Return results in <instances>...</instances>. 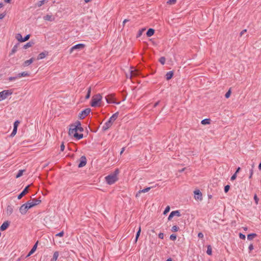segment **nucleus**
<instances>
[{"label": "nucleus", "mask_w": 261, "mask_h": 261, "mask_svg": "<svg viewBox=\"0 0 261 261\" xmlns=\"http://www.w3.org/2000/svg\"><path fill=\"white\" fill-rule=\"evenodd\" d=\"M77 131L82 132L84 131V128L81 126V122L76 121L75 124H71L69 129L68 134L70 136H73L76 139L79 140L83 138V134H79Z\"/></svg>", "instance_id": "nucleus-1"}, {"label": "nucleus", "mask_w": 261, "mask_h": 261, "mask_svg": "<svg viewBox=\"0 0 261 261\" xmlns=\"http://www.w3.org/2000/svg\"><path fill=\"white\" fill-rule=\"evenodd\" d=\"M41 202V200L38 199H33L32 201L29 200L19 207V212L22 215H25L28 210L39 204Z\"/></svg>", "instance_id": "nucleus-2"}, {"label": "nucleus", "mask_w": 261, "mask_h": 261, "mask_svg": "<svg viewBox=\"0 0 261 261\" xmlns=\"http://www.w3.org/2000/svg\"><path fill=\"white\" fill-rule=\"evenodd\" d=\"M119 173V170L117 168L114 172L106 176L105 180L107 183L109 185H111L116 182L118 180V174Z\"/></svg>", "instance_id": "nucleus-3"}, {"label": "nucleus", "mask_w": 261, "mask_h": 261, "mask_svg": "<svg viewBox=\"0 0 261 261\" xmlns=\"http://www.w3.org/2000/svg\"><path fill=\"white\" fill-rule=\"evenodd\" d=\"M118 112L113 114L112 116L109 118V119L104 124L102 128V130L106 131L112 125L113 123L118 118Z\"/></svg>", "instance_id": "nucleus-4"}, {"label": "nucleus", "mask_w": 261, "mask_h": 261, "mask_svg": "<svg viewBox=\"0 0 261 261\" xmlns=\"http://www.w3.org/2000/svg\"><path fill=\"white\" fill-rule=\"evenodd\" d=\"M102 96L100 94H97L94 95L91 99L90 105L92 107H96L98 104L101 101Z\"/></svg>", "instance_id": "nucleus-5"}, {"label": "nucleus", "mask_w": 261, "mask_h": 261, "mask_svg": "<svg viewBox=\"0 0 261 261\" xmlns=\"http://www.w3.org/2000/svg\"><path fill=\"white\" fill-rule=\"evenodd\" d=\"M11 90H5L0 92V101L6 99L8 96L11 95Z\"/></svg>", "instance_id": "nucleus-6"}, {"label": "nucleus", "mask_w": 261, "mask_h": 261, "mask_svg": "<svg viewBox=\"0 0 261 261\" xmlns=\"http://www.w3.org/2000/svg\"><path fill=\"white\" fill-rule=\"evenodd\" d=\"M91 112L90 108H87L83 110L79 115V118L80 119H84L87 116H88Z\"/></svg>", "instance_id": "nucleus-7"}, {"label": "nucleus", "mask_w": 261, "mask_h": 261, "mask_svg": "<svg viewBox=\"0 0 261 261\" xmlns=\"http://www.w3.org/2000/svg\"><path fill=\"white\" fill-rule=\"evenodd\" d=\"M33 185L32 184L28 185L23 191L17 196L18 199H21L24 195H25L29 191V188Z\"/></svg>", "instance_id": "nucleus-8"}, {"label": "nucleus", "mask_w": 261, "mask_h": 261, "mask_svg": "<svg viewBox=\"0 0 261 261\" xmlns=\"http://www.w3.org/2000/svg\"><path fill=\"white\" fill-rule=\"evenodd\" d=\"M85 45L83 43L77 44L73 46L70 49V53H71L74 50H82L84 48Z\"/></svg>", "instance_id": "nucleus-9"}, {"label": "nucleus", "mask_w": 261, "mask_h": 261, "mask_svg": "<svg viewBox=\"0 0 261 261\" xmlns=\"http://www.w3.org/2000/svg\"><path fill=\"white\" fill-rule=\"evenodd\" d=\"M80 163L78 164L79 168H82L84 167L87 164V159L85 155L82 156L80 160Z\"/></svg>", "instance_id": "nucleus-10"}, {"label": "nucleus", "mask_w": 261, "mask_h": 261, "mask_svg": "<svg viewBox=\"0 0 261 261\" xmlns=\"http://www.w3.org/2000/svg\"><path fill=\"white\" fill-rule=\"evenodd\" d=\"M194 198L196 200H202V194L199 190H196L194 191Z\"/></svg>", "instance_id": "nucleus-11"}, {"label": "nucleus", "mask_w": 261, "mask_h": 261, "mask_svg": "<svg viewBox=\"0 0 261 261\" xmlns=\"http://www.w3.org/2000/svg\"><path fill=\"white\" fill-rule=\"evenodd\" d=\"M174 216H177V217H180L181 216V214L179 212V211L178 210H176V211H172L170 215H169L168 216V220L169 221L171 220L172 219V218L174 217Z\"/></svg>", "instance_id": "nucleus-12"}, {"label": "nucleus", "mask_w": 261, "mask_h": 261, "mask_svg": "<svg viewBox=\"0 0 261 261\" xmlns=\"http://www.w3.org/2000/svg\"><path fill=\"white\" fill-rule=\"evenodd\" d=\"M10 222L8 221H6L5 222H4L2 225L0 227V230L1 231H4L5 230H6L9 226L10 225Z\"/></svg>", "instance_id": "nucleus-13"}, {"label": "nucleus", "mask_w": 261, "mask_h": 261, "mask_svg": "<svg viewBox=\"0 0 261 261\" xmlns=\"http://www.w3.org/2000/svg\"><path fill=\"white\" fill-rule=\"evenodd\" d=\"M38 244V241H37L35 243V244L34 245L33 247H32L31 250L30 251V252H29V254L27 255V257L29 256L30 255L32 254L36 251L37 247Z\"/></svg>", "instance_id": "nucleus-14"}, {"label": "nucleus", "mask_w": 261, "mask_h": 261, "mask_svg": "<svg viewBox=\"0 0 261 261\" xmlns=\"http://www.w3.org/2000/svg\"><path fill=\"white\" fill-rule=\"evenodd\" d=\"M173 75H174L173 71H170L168 72L165 75L166 80L169 81L170 79H171L173 77Z\"/></svg>", "instance_id": "nucleus-15"}, {"label": "nucleus", "mask_w": 261, "mask_h": 261, "mask_svg": "<svg viewBox=\"0 0 261 261\" xmlns=\"http://www.w3.org/2000/svg\"><path fill=\"white\" fill-rule=\"evenodd\" d=\"M13 212V208L12 206L11 205H8L6 208V213H7V215L10 216V215H11L12 214Z\"/></svg>", "instance_id": "nucleus-16"}, {"label": "nucleus", "mask_w": 261, "mask_h": 261, "mask_svg": "<svg viewBox=\"0 0 261 261\" xmlns=\"http://www.w3.org/2000/svg\"><path fill=\"white\" fill-rule=\"evenodd\" d=\"M151 188V187H147L146 188L143 189V190L139 191L136 194V197H139L141 193H145L149 191Z\"/></svg>", "instance_id": "nucleus-17"}, {"label": "nucleus", "mask_w": 261, "mask_h": 261, "mask_svg": "<svg viewBox=\"0 0 261 261\" xmlns=\"http://www.w3.org/2000/svg\"><path fill=\"white\" fill-rule=\"evenodd\" d=\"M34 61V58H31L29 60H28L25 61H24L22 64L23 66L24 67H26V66H29V65H30L31 64H32L33 63V62Z\"/></svg>", "instance_id": "nucleus-18"}, {"label": "nucleus", "mask_w": 261, "mask_h": 261, "mask_svg": "<svg viewBox=\"0 0 261 261\" xmlns=\"http://www.w3.org/2000/svg\"><path fill=\"white\" fill-rule=\"evenodd\" d=\"M154 32L155 30L153 29L149 28L146 32V36L147 37H151L154 34Z\"/></svg>", "instance_id": "nucleus-19"}, {"label": "nucleus", "mask_w": 261, "mask_h": 261, "mask_svg": "<svg viewBox=\"0 0 261 261\" xmlns=\"http://www.w3.org/2000/svg\"><path fill=\"white\" fill-rule=\"evenodd\" d=\"M47 55V52H42L40 54H39L37 57V59L38 60H41V59H44L46 56Z\"/></svg>", "instance_id": "nucleus-20"}, {"label": "nucleus", "mask_w": 261, "mask_h": 261, "mask_svg": "<svg viewBox=\"0 0 261 261\" xmlns=\"http://www.w3.org/2000/svg\"><path fill=\"white\" fill-rule=\"evenodd\" d=\"M19 43H17L16 45H15L13 47V48H12V50H11V53H10V54H9V56H11V55H12L13 54H14V53H15L17 51V48H18V46H19Z\"/></svg>", "instance_id": "nucleus-21"}, {"label": "nucleus", "mask_w": 261, "mask_h": 261, "mask_svg": "<svg viewBox=\"0 0 261 261\" xmlns=\"http://www.w3.org/2000/svg\"><path fill=\"white\" fill-rule=\"evenodd\" d=\"M30 74L28 72L24 71L21 73H18L17 74V77H18V78H20L21 77L28 76Z\"/></svg>", "instance_id": "nucleus-22"}, {"label": "nucleus", "mask_w": 261, "mask_h": 261, "mask_svg": "<svg viewBox=\"0 0 261 261\" xmlns=\"http://www.w3.org/2000/svg\"><path fill=\"white\" fill-rule=\"evenodd\" d=\"M105 98L107 103H111L113 102V96L112 95L107 96Z\"/></svg>", "instance_id": "nucleus-23"}, {"label": "nucleus", "mask_w": 261, "mask_h": 261, "mask_svg": "<svg viewBox=\"0 0 261 261\" xmlns=\"http://www.w3.org/2000/svg\"><path fill=\"white\" fill-rule=\"evenodd\" d=\"M211 120L209 118H206L202 120L201 123L203 125L210 124L211 123Z\"/></svg>", "instance_id": "nucleus-24"}, {"label": "nucleus", "mask_w": 261, "mask_h": 261, "mask_svg": "<svg viewBox=\"0 0 261 261\" xmlns=\"http://www.w3.org/2000/svg\"><path fill=\"white\" fill-rule=\"evenodd\" d=\"M141 231V226H139V229L136 234V237H135V243H137V242L138 241V238L140 235Z\"/></svg>", "instance_id": "nucleus-25"}, {"label": "nucleus", "mask_w": 261, "mask_h": 261, "mask_svg": "<svg viewBox=\"0 0 261 261\" xmlns=\"http://www.w3.org/2000/svg\"><path fill=\"white\" fill-rule=\"evenodd\" d=\"M58 256H59V252L58 251H55L54 253L53 257L51 259V261H57Z\"/></svg>", "instance_id": "nucleus-26"}, {"label": "nucleus", "mask_w": 261, "mask_h": 261, "mask_svg": "<svg viewBox=\"0 0 261 261\" xmlns=\"http://www.w3.org/2000/svg\"><path fill=\"white\" fill-rule=\"evenodd\" d=\"M256 236L257 234L255 233H251L247 235V239L249 240H251Z\"/></svg>", "instance_id": "nucleus-27"}, {"label": "nucleus", "mask_w": 261, "mask_h": 261, "mask_svg": "<svg viewBox=\"0 0 261 261\" xmlns=\"http://www.w3.org/2000/svg\"><path fill=\"white\" fill-rule=\"evenodd\" d=\"M206 253L209 255H211L212 254V248L210 245H208L207 246Z\"/></svg>", "instance_id": "nucleus-28"}, {"label": "nucleus", "mask_w": 261, "mask_h": 261, "mask_svg": "<svg viewBox=\"0 0 261 261\" xmlns=\"http://www.w3.org/2000/svg\"><path fill=\"white\" fill-rule=\"evenodd\" d=\"M91 87H89L87 90V94L85 96V99H88L90 97L91 95Z\"/></svg>", "instance_id": "nucleus-29"}, {"label": "nucleus", "mask_w": 261, "mask_h": 261, "mask_svg": "<svg viewBox=\"0 0 261 261\" xmlns=\"http://www.w3.org/2000/svg\"><path fill=\"white\" fill-rule=\"evenodd\" d=\"M25 171V170H19L18 172V173H17V174L15 176V177L16 178H18L20 177H21L22 174H23V173Z\"/></svg>", "instance_id": "nucleus-30"}, {"label": "nucleus", "mask_w": 261, "mask_h": 261, "mask_svg": "<svg viewBox=\"0 0 261 261\" xmlns=\"http://www.w3.org/2000/svg\"><path fill=\"white\" fill-rule=\"evenodd\" d=\"M34 44L33 42H29L23 46V48L27 49L30 47H31Z\"/></svg>", "instance_id": "nucleus-31"}, {"label": "nucleus", "mask_w": 261, "mask_h": 261, "mask_svg": "<svg viewBox=\"0 0 261 261\" xmlns=\"http://www.w3.org/2000/svg\"><path fill=\"white\" fill-rule=\"evenodd\" d=\"M15 38L17 40H18L20 42H22V38L23 37H22V35L18 33V34H17L16 36H15Z\"/></svg>", "instance_id": "nucleus-32"}, {"label": "nucleus", "mask_w": 261, "mask_h": 261, "mask_svg": "<svg viewBox=\"0 0 261 261\" xmlns=\"http://www.w3.org/2000/svg\"><path fill=\"white\" fill-rule=\"evenodd\" d=\"M145 30H146V29H145V28H142V29L139 30V31H138V34H137V37H140L142 35V34L143 32Z\"/></svg>", "instance_id": "nucleus-33"}, {"label": "nucleus", "mask_w": 261, "mask_h": 261, "mask_svg": "<svg viewBox=\"0 0 261 261\" xmlns=\"http://www.w3.org/2000/svg\"><path fill=\"white\" fill-rule=\"evenodd\" d=\"M159 61L162 65H164L166 61V58L164 57H162L159 59Z\"/></svg>", "instance_id": "nucleus-34"}, {"label": "nucleus", "mask_w": 261, "mask_h": 261, "mask_svg": "<svg viewBox=\"0 0 261 261\" xmlns=\"http://www.w3.org/2000/svg\"><path fill=\"white\" fill-rule=\"evenodd\" d=\"M48 1V0L40 1L38 3L37 5L38 7H41L42 5L44 4L45 3H47Z\"/></svg>", "instance_id": "nucleus-35"}, {"label": "nucleus", "mask_w": 261, "mask_h": 261, "mask_svg": "<svg viewBox=\"0 0 261 261\" xmlns=\"http://www.w3.org/2000/svg\"><path fill=\"white\" fill-rule=\"evenodd\" d=\"M179 229V227H178L176 225H174L172 226V228H171V231L172 232H176Z\"/></svg>", "instance_id": "nucleus-36"}, {"label": "nucleus", "mask_w": 261, "mask_h": 261, "mask_svg": "<svg viewBox=\"0 0 261 261\" xmlns=\"http://www.w3.org/2000/svg\"><path fill=\"white\" fill-rule=\"evenodd\" d=\"M231 93V89L230 88L228 90V91L225 94V98H228L230 97Z\"/></svg>", "instance_id": "nucleus-37"}, {"label": "nucleus", "mask_w": 261, "mask_h": 261, "mask_svg": "<svg viewBox=\"0 0 261 261\" xmlns=\"http://www.w3.org/2000/svg\"><path fill=\"white\" fill-rule=\"evenodd\" d=\"M17 128L13 127V131H12V132L11 133V134L10 135V137H14L16 135V134L17 133Z\"/></svg>", "instance_id": "nucleus-38"}, {"label": "nucleus", "mask_w": 261, "mask_h": 261, "mask_svg": "<svg viewBox=\"0 0 261 261\" xmlns=\"http://www.w3.org/2000/svg\"><path fill=\"white\" fill-rule=\"evenodd\" d=\"M177 236L175 234H172L170 236V239L172 241H175L176 239Z\"/></svg>", "instance_id": "nucleus-39"}, {"label": "nucleus", "mask_w": 261, "mask_h": 261, "mask_svg": "<svg viewBox=\"0 0 261 261\" xmlns=\"http://www.w3.org/2000/svg\"><path fill=\"white\" fill-rule=\"evenodd\" d=\"M30 34L27 35L24 38H22V42L28 40L30 39Z\"/></svg>", "instance_id": "nucleus-40"}, {"label": "nucleus", "mask_w": 261, "mask_h": 261, "mask_svg": "<svg viewBox=\"0 0 261 261\" xmlns=\"http://www.w3.org/2000/svg\"><path fill=\"white\" fill-rule=\"evenodd\" d=\"M177 0H168L167 3L169 5H174L176 3Z\"/></svg>", "instance_id": "nucleus-41"}, {"label": "nucleus", "mask_w": 261, "mask_h": 261, "mask_svg": "<svg viewBox=\"0 0 261 261\" xmlns=\"http://www.w3.org/2000/svg\"><path fill=\"white\" fill-rule=\"evenodd\" d=\"M44 19L46 20H48V21H51V15H46V16H45L44 17Z\"/></svg>", "instance_id": "nucleus-42"}, {"label": "nucleus", "mask_w": 261, "mask_h": 261, "mask_svg": "<svg viewBox=\"0 0 261 261\" xmlns=\"http://www.w3.org/2000/svg\"><path fill=\"white\" fill-rule=\"evenodd\" d=\"M19 123H20V121L19 120H16L13 124V127L17 128L18 126Z\"/></svg>", "instance_id": "nucleus-43"}, {"label": "nucleus", "mask_w": 261, "mask_h": 261, "mask_svg": "<svg viewBox=\"0 0 261 261\" xmlns=\"http://www.w3.org/2000/svg\"><path fill=\"white\" fill-rule=\"evenodd\" d=\"M230 189V186L227 185L224 187V191L225 193H227Z\"/></svg>", "instance_id": "nucleus-44"}, {"label": "nucleus", "mask_w": 261, "mask_h": 261, "mask_svg": "<svg viewBox=\"0 0 261 261\" xmlns=\"http://www.w3.org/2000/svg\"><path fill=\"white\" fill-rule=\"evenodd\" d=\"M170 209V206H167L165 208V210H164V212H163V214H164V215H166V214H167L169 212Z\"/></svg>", "instance_id": "nucleus-45"}, {"label": "nucleus", "mask_w": 261, "mask_h": 261, "mask_svg": "<svg viewBox=\"0 0 261 261\" xmlns=\"http://www.w3.org/2000/svg\"><path fill=\"white\" fill-rule=\"evenodd\" d=\"M18 77H17V75L15 76H11V77H9L8 78V80L9 81H14L16 79H18Z\"/></svg>", "instance_id": "nucleus-46"}, {"label": "nucleus", "mask_w": 261, "mask_h": 261, "mask_svg": "<svg viewBox=\"0 0 261 261\" xmlns=\"http://www.w3.org/2000/svg\"><path fill=\"white\" fill-rule=\"evenodd\" d=\"M64 232L63 231H62L60 232H59L58 233L56 234V237H62L64 236Z\"/></svg>", "instance_id": "nucleus-47"}, {"label": "nucleus", "mask_w": 261, "mask_h": 261, "mask_svg": "<svg viewBox=\"0 0 261 261\" xmlns=\"http://www.w3.org/2000/svg\"><path fill=\"white\" fill-rule=\"evenodd\" d=\"M254 200L255 201V202L256 204H257L258 202L259 199L257 197L256 194H255L254 196Z\"/></svg>", "instance_id": "nucleus-48"}, {"label": "nucleus", "mask_w": 261, "mask_h": 261, "mask_svg": "<svg viewBox=\"0 0 261 261\" xmlns=\"http://www.w3.org/2000/svg\"><path fill=\"white\" fill-rule=\"evenodd\" d=\"M237 176V173H234L231 177L230 180H234L236 179Z\"/></svg>", "instance_id": "nucleus-49"}, {"label": "nucleus", "mask_w": 261, "mask_h": 261, "mask_svg": "<svg viewBox=\"0 0 261 261\" xmlns=\"http://www.w3.org/2000/svg\"><path fill=\"white\" fill-rule=\"evenodd\" d=\"M239 237L241 239H242V240H245L246 238L245 235L242 233H239Z\"/></svg>", "instance_id": "nucleus-50"}, {"label": "nucleus", "mask_w": 261, "mask_h": 261, "mask_svg": "<svg viewBox=\"0 0 261 261\" xmlns=\"http://www.w3.org/2000/svg\"><path fill=\"white\" fill-rule=\"evenodd\" d=\"M64 149H65V146H64V143L62 142V143L61 144V145L60 146V150L61 151H63Z\"/></svg>", "instance_id": "nucleus-51"}, {"label": "nucleus", "mask_w": 261, "mask_h": 261, "mask_svg": "<svg viewBox=\"0 0 261 261\" xmlns=\"http://www.w3.org/2000/svg\"><path fill=\"white\" fill-rule=\"evenodd\" d=\"M253 174V170H252V169H251L250 170V175L249 176V179L252 178Z\"/></svg>", "instance_id": "nucleus-52"}, {"label": "nucleus", "mask_w": 261, "mask_h": 261, "mask_svg": "<svg viewBox=\"0 0 261 261\" xmlns=\"http://www.w3.org/2000/svg\"><path fill=\"white\" fill-rule=\"evenodd\" d=\"M198 237L199 238H203L204 236H203V234L201 232H200L198 233Z\"/></svg>", "instance_id": "nucleus-53"}, {"label": "nucleus", "mask_w": 261, "mask_h": 261, "mask_svg": "<svg viewBox=\"0 0 261 261\" xmlns=\"http://www.w3.org/2000/svg\"><path fill=\"white\" fill-rule=\"evenodd\" d=\"M249 252H251L253 249V245L252 244H250L248 247Z\"/></svg>", "instance_id": "nucleus-54"}, {"label": "nucleus", "mask_w": 261, "mask_h": 261, "mask_svg": "<svg viewBox=\"0 0 261 261\" xmlns=\"http://www.w3.org/2000/svg\"><path fill=\"white\" fill-rule=\"evenodd\" d=\"M159 238L161 239H164V233L163 232H160L159 234Z\"/></svg>", "instance_id": "nucleus-55"}, {"label": "nucleus", "mask_w": 261, "mask_h": 261, "mask_svg": "<svg viewBox=\"0 0 261 261\" xmlns=\"http://www.w3.org/2000/svg\"><path fill=\"white\" fill-rule=\"evenodd\" d=\"M247 32L246 29H244L243 31H242L240 34V36H242L244 33H245Z\"/></svg>", "instance_id": "nucleus-56"}, {"label": "nucleus", "mask_w": 261, "mask_h": 261, "mask_svg": "<svg viewBox=\"0 0 261 261\" xmlns=\"http://www.w3.org/2000/svg\"><path fill=\"white\" fill-rule=\"evenodd\" d=\"M5 15H6V14H4V13L0 14V19H3V18H4V17L5 16Z\"/></svg>", "instance_id": "nucleus-57"}, {"label": "nucleus", "mask_w": 261, "mask_h": 261, "mask_svg": "<svg viewBox=\"0 0 261 261\" xmlns=\"http://www.w3.org/2000/svg\"><path fill=\"white\" fill-rule=\"evenodd\" d=\"M240 170H241V168H240V167H239L237 169L236 171V172H235V173H237V174H238V173L240 172Z\"/></svg>", "instance_id": "nucleus-58"}, {"label": "nucleus", "mask_w": 261, "mask_h": 261, "mask_svg": "<svg viewBox=\"0 0 261 261\" xmlns=\"http://www.w3.org/2000/svg\"><path fill=\"white\" fill-rule=\"evenodd\" d=\"M159 102H160V101H157L156 102H155V103H154V107H156V106L159 105Z\"/></svg>", "instance_id": "nucleus-59"}, {"label": "nucleus", "mask_w": 261, "mask_h": 261, "mask_svg": "<svg viewBox=\"0 0 261 261\" xmlns=\"http://www.w3.org/2000/svg\"><path fill=\"white\" fill-rule=\"evenodd\" d=\"M124 150H125V148H124V147H123V148H122V149H121V151H120V154H121L123 152V151H124Z\"/></svg>", "instance_id": "nucleus-60"}, {"label": "nucleus", "mask_w": 261, "mask_h": 261, "mask_svg": "<svg viewBox=\"0 0 261 261\" xmlns=\"http://www.w3.org/2000/svg\"><path fill=\"white\" fill-rule=\"evenodd\" d=\"M12 0H4L5 2L7 3H10Z\"/></svg>", "instance_id": "nucleus-61"}, {"label": "nucleus", "mask_w": 261, "mask_h": 261, "mask_svg": "<svg viewBox=\"0 0 261 261\" xmlns=\"http://www.w3.org/2000/svg\"><path fill=\"white\" fill-rule=\"evenodd\" d=\"M166 261H173V259L172 258L169 257Z\"/></svg>", "instance_id": "nucleus-62"}, {"label": "nucleus", "mask_w": 261, "mask_h": 261, "mask_svg": "<svg viewBox=\"0 0 261 261\" xmlns=\"http://www.w3.org/2000/svg\"><path fill=\"white\" fill-rule=\"evenodd\" d=\"M92 0H84L85 3H88L89 2L91 1Z\"/></svg>", "instance_id": "nucleus-63"}, {"label": "nucleus", "mask_w": 261, "mask_h": 261, "mask_svg": "<svg viewBox=\"0 0 261 261\" xmlns=\"http://www.w3.org/2000/svg\"><path fill=\"white\" fill-rule=\"evenodd\" d=\"M128 21V20H127V19H125V20L123 21V24H125V23H126V22H127V21Z\"/></svg>", "instance_id": "nucleus-64"}]
</instances>
